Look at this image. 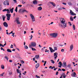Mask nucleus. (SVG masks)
Returning a JSON list of instances; mask_svg holds the SVG:
<instances>
[{"label":"nucleus","instance_id":"1","mask_svg":"<svg viewBox=\"0 0 78 78\" xmlns=\"http://www.w3.org/2000/svg\"><path fill=\"white\" fill-rule=\"evenodd\" d=\"M61 26H62V27H64V28H65V27H67V25L66 23V20L64 19V18H61Z\"/></svg>","mask_w":78,"mask_h":78},{"label":"nucleus","instance_id":"2","mask_svg":"<svg viewBox=\"0 0 78 78\" xmlns=\"http://www.w3.org/2000/svg\"><path fill=\"white\" fill-rule=\"evenodd\" d=\"M19 13H22L23 14V13H24V12H28V11H27L24 9H19Z\"/></svg>","mask_w":78,"mask_h":78},{"label":"nucleus","instance_id":"3","mask_svg":"<svg viewBox=\"0 0 78 78\" xmlns=\"http://www.w3.org/2000/svg\"><path fill=\"white\" fill-rule=\"evenodd\" d=\"M50 36H51L53 37H56L58 36V34L57 33H54L53 34H50Z\"/></svg>","mask_w":78,"mask_h":78},{"label":"nucleus","instance_id":"4","mask_svg":"<svg viewBox=\"0 0 78 78\" xmlns=\"http://www.w3.org/2000/svg\"><path fill=\"white\" fill-rule=\"evenodd\" d=\"M30 16L31 17L32 22H35V18H34V16H33V14H30Z\"/></svg>","mask_w":78,"mask_h":78},{"label":"nucleus","instance_id":"5","mask_svg":"<svg viewBox=\"0 0 78 78\" xmlns=\"http://www.w3.org/2000/svg\"><path fill=\"white\" fill-rule=\"evenodd\" d=\"M16 20L15 22L16 21L17 24H20V21L19 20V17H17L16 18Z\"/></svg>","mask_w":78,"mask_h":78},{"label":"nucleus","instance_id":"6","mask_svg":"<svg viewBox=\"0 0 78 78\" xmlns=\"http://www.w3.org/2000/svg\"><path fill=\"white\" fill-rule=\"evenodd\" d=\"M3 4L4 5H9V1L8 0H6L4 1L3 2Z\"/></svg>","mask_w":78,"mask_h":78},{"label":"nucleus","instance_id":"7","mask_svg":"<svg viewBox=\"0 0 78 78\" xmlns=\"http://www.w3.org/2000/svg\"><path fill=\"white\" fill-rule=\"evenodd\" d=\"M31 45L33 47H34L36 46V43L35 42H32L31 44Z\"/></svg>","mask_w":78,"mask_h":78},{"label":"nucleus","instance_id":"8","mask_svg":"<svg viewBox=\"0 0 78 78\" xmlns=\"http://www.w3.org/2000/svg\"><path fill=\"white\" fill-rule=\"evenodd\" d=\"M58 53L55 52L54 54V56L55 59L58 58Z\"/></svg>","mask_w":78,"mask_h":78},{"label":"nucleus","instance_id":"9","mask_svg":"<svg viewBox=\"0 0 78 78\" xmlns=\"http://www.w3.org/2000/svg\"><path fill=\"white\" fill-rule=\"evenodd\" d=\"M70 12H69L70 14L72 15V16H76V14L74 13V12L72 11L71 10H70Z\"/></svg>","mask_w":78,"mask_h":78},{"label":"nucleus","instance_id":"10","mask_svg":"<svg viewBox=\"0 0 78 78\" xmlns=\"http://www.w3.org/2000/svg\"><path fill=\"white\" fill-rule=\"evenodd\" d=\"M73 44H72L70 46L69 51H72V50H73Z\"/></svg>","mask_w":78,"mask_h":78},{"label":"nucleus","instance_id":"11","mask_svg":"<svg viewBox=\"0 0 78 78\" xmlns=\"http://www.w3.org/2000/svg\"><path fill=\"white\" fill-rule=\"evenodd\" d=\"M76 73H75V72H74L72 73L71 74V76H72V77H76Z\"/></svg>","mask_w":78,"mask_h":78},{"label":"nucleus","instance_id":"12","mask_svg":"<svg viewBox=\"0 0 78 78\" xmlns=\"http://www.w3.org/2000/svg\"><path fill=\"white\" fill-rule=\"evenodd\" d=\"M49 3L50 4L52 5L53 6H54V7H55V6H56V5L55 3L53 2H49Z\"/></svg>","mask_w":78,"mask_h":78},{"label":"nucleus","instance_id":"13","mask_svg":"<svg viewBox=\"0 0 78 78\" xmlns=\"http://www.w3.org/2000/svg\"><path fill=\"white\" fill-rule=\"evenodd\" d=\"M3 25L5 27H8V23H7L6 22H5L3 23Z\"/></svg>","mask_w":78,"mask_h":78},{"label":"nucleus","instance_id":"14","mask_svg":"<svg viewBox=\"0 0 78 78\" xmlns=\"http://www.w3.org/2000/svg\"><path fill=\"white\" fill-rule=\"evenodd\" d=\"M33 3L34 5H37V2L36 0L33 1Z\"/></svg>","mask_w":78,"mask_h":78},{"label":"nucleus","instance_id":"15","mask_svg":"<svg viewBox=\"0 0 78 78\" xmlns=\"http://www.w3.org/2000/svg\"><path fill=\"white\" fill-rule=\"evenodd\" d=\"M37 10H38V11H41V10H42V8L41 7H38L37 9Z\"/></svg>","mask_w":78,"mask_h":78},{"label":"nucleus","instance_id":"16","mask_svg":"<svg viewBox=\"0 0 78 78\" xmlns=\"http://www.w3.org/2000/svg\"><path fill=\"white\" fill-rule=\"evenodd\" d=\"M58 64H60L59 65V66H58V67H60V68H61V66H62V62H59V63H58Z\"/></svg>","mask_w":78,"mask_h":78},{"label":"nucleus","instance_id":"17","mask_svg":"<svg viewBox=\"0 0 78 78\" xmlns=\"http://www.w3.org/2000/svg\"><path fill=\"white\" fill-rule=\"evenodd\" d=\"M16 72L17 73H22V71L20 70H19L18 69H16Z\"/></svg>","mask_w":78,"mask_h":78},{"label":"nucleus","instance_id":"18","mask_svg":"<svg viewBox=\"0 0 78 78\" xmlns=\"http://www.w3.org/2000/svg\"><path fill=\"white\" fill-rule=\"evenodd\" d=\"M35 58L37 59H39V55H37L35 56Z\"/></svg>","mask_w":78,"mask_h":78},{"label":"nucleus","instance_id":"19","mask_svg":"<svg viewBox=\"0 0 78 78\" xmlns=\"http://www.w3.org/2000/svg\"><path fill=\"white\" fill-rule=\"evenodd\" d=\"M13 10H14V8H12V9H10V11L11 12V13H12L13 12Z\"/></svg>","mask_w":78,"mask_h":78},{"label":"nucleus","instance_id":"20","mask_svg":"<svg viewBox=\"0 0 78 78\" xmlns=\"http://www.w3.org/2000/svg\"><path fill=\"white\" fill-rule=\"evenodd\" d=\"M63 67H66V63L65 62H63Z\"/></svg>","mask_w":78,"mask_h":78},{"label":"nucleus","instance_id":"21","mask_svg":"<svg viewBox=\"0 0 78 78\" xmlns=\"http://www.w3.org/2000/svg\"><path fill=\"white\" fill-rule=\"evenodd\" d=\"M1 68L2 69H5V66L3 65H1Z\"/></svg>","mask_w":78,"mask_h":78},{"label":"nucleus","instance_id":"22","mask_svg":"<svg viewBox=\"0 0 78 78\" xmlns=\"http://www.w3.org/2000/svg\"><path fill=\"white\" fill-rule=\"evenodd\" d=\"M4 58H5V59H6L7 61H8V59H9V58H8V56H5L4 57Z\"/></svg>","mask_w":78,"mask_h":78},{"label":"nucleus","instance_id":"23","mask_svg":"<svg viewBox=\"0 0 78 78\" xmlns=\"http://www.w3.org/2000/svg\"><path fill=\"white\" fill-rule=\"evenodd\" d=\"M39 66V63H37L36 65V69H37V68H38Z\"/></svg>","mask_w":78,"mask_h":78},{"label":"nucleus","instance_id":"24","mask_svg":"<svg viewBox=\"0 0 78 78\" xmlns=\"http://www.w3.org/2000/svg\"><path fill=\"white\" fill-rule=\"evenodd\" d=\"M64 75H66V74H65V73H63L62 74V75L61 76V77H60V78H62V76H64Z\"/></svg>","mask_w":78,"mask_h":78},{"label":"nucleus","instance_id":"25","mask_svg":"<svg viewBox=\"0 0 78 78\" xmlns=\"http://www.w3.org/2000/svg\"><path fill=\"white\" fill-rule=\"evenodd\" d=\"M6 16L7 17L10 18L11 17V14H6Z\"/></svg>","mask_w":78,"mask_h":78},{"label":"nucleus","instance_id":"26","mask_svg":"<svg viewBox=\"0 0 78 78\" xmlns=\"http://www.w3.org/2000/svg\"><path fill=\"white\" fill-rule=\"evenodd\" d=\"M5 16L4 15L2 16V19H3V21H5Z\"/></svg>","mask_w":78,"mask_h":78},{"label":"nucleus","instance_id":"27","mask_svg":"<svg viewBox=\"0 0 78 78\" xmlns=\"http://www.w3.org/2000/svg\"><path fill=\"white\" fill-rule=\"evenodd\" d=\"M49 48V49H50L51 53L53 52V49H52V48H51L50 47Z\"/></svg>","mask_w":78,"mask_h":78},{"label":"nucleus","instance_id":"28","mask_svg":"<svg viewBox=\"0 0 78 78\" xmlns=\"http://www.w3.org/2000/svg\"><path fill=\"white\" fill-rule=\"evenodd\" d=\"M7 51L8 52H9L10 53H11V52H12V51L9 49H7Z\"/></svg>","mask_w":78,"mask_h":78},{"label":"nucleus","instance_id":"29","mask_svg":"<svg viewBox=\"0 0 78 78\" xmlns=\"http://www.w3.org/2000/svg\"><path fill=\"white\" fill-rule=\"evenodd\" d=\"M70 20L71 21H73V17H72V16H71L70 18Z\"/></svg>","mask_w":78,"mask_h":78},{"label":"nucleus","instance_id":"30","mask_svg":"<svg viewBox=\"0 0 78 78\" xmlns=\"http://www.w3.org/2000/svg\"><path fill=\"white\" fill-rule=\"evenodd\" d=\"M9 75H11L12 74V72L11 71H9Z\"/></svg>","mask_w":78,"mask_h":78},{"label":"nucleus","instance_id":"31","mask_svg":"<svg viewBox=\"0 0 78 78\" xmlns=\"http://www.w3.org/2000/svg\"><path fill=\"white\" fill-rule=\"evenodd\" d=\"M68 5H69V6L72 5V3L70 2H68Z\"/></svg>","mask_w":78,"mask_h":78},{"label":"nucleus","instance_id":"32","mask_svg":"<svg viewBox=\"0 0 78 78\" xmlns=\"http://www.w3.org/2000/svg\"><path fill=\"white\" fill-rule=\"evenodd\" d=\"M51 63H52V64H55V61H54L53 60H51Z\"/></svg>","mask_w":78,"mask_h":78},{"label":"nucleus","instance_id":"33","mask_svg":"<svg viewBox=\"0 0 78 78\" xmlns=\"http://www.w3.org/2000/svg\"><path fill=\"white\" fill-rule=\"evenodd\" d=\"M24 48H25V49H28V47L27 45H25L24 46Z\"/></svg>","mask_w":78,"mask_h":78},{"label":"nucleus","instance_id":"34","mask_svg":"<svg viewBox=\"0 0 78 78\" xmlns=\"http://www.w3.org/2000/svg\"><path fill=\"white\" fill-rule=\"evenodd\" d=\"M32 50L33 51H36V49L33 48H31Z\"/></svg>","mask_w":78,"mask_h":78},{"label":"nucleus","instance_id":"35","mask_svg":"<svg viewBox=\"0 0 78 78\" xmlns=\"http://www.w3.org/2000/svg\"><path fill=\"white\" fill-rule=\"evenodd\" d=\"M8 9H3L2 10V11H3L4 12H5V11H8Z\"/></svg>","mask_w":78,"mask_h":78},{"label":"nucleus","instance_id":"36","mask_svg":"<svg viewBox=\"0 0 78 78\" xmlns=\"http://www.w3.org/2000/svg\"><path fill=\"white\" fill-rule=\"evenodd\" d=\"M7 13L8 14H10V11L9 10V9H7Z\"/></svg>","mask_w":78,"mask_h":78},{"label":"nucleus","instance_id":"37","mask_svg":"<svg viewBox=\"0 0 78 78\" xmlns=\"http://www.w3.org/2000/svg\"><path fill=\"white\" fill-rule=\"evenodd\" d=\"M54 49L56 51V50H58V48H57V47H55L54 48Z\"/></svg>","mask_w":78,"mask_h":78},{"label":"nucleus","instance_id":"38","mask_svg":"<svg viewBox=\"0 0 78 78\" xmlns=\"http://www.w3.org/2000/svg\"><path fill=\"white\" fill-rule=\"evenodd\" d=\"M73 28L74 30H75V25H73Z\"/></svg>","mask_w":78,"mask_h":78},{"label":"nucleus","instance_id":"39","mask_svg":"<svg viewBox=\"0 0 78 78\" xmlns=\"http://www.w3.org/2000/svg\"><path fill=\"white\" fill-rule=\"evenodd\" d=\"M67 66L68 67L70 68V66H71V64H69L68 65V66Z\"/></svg>","mask_w":78,"mask_h":78},{"label":"nucleus","instance_id":"40","mask_svg":"<svg viewBox=\"0 0 78 78\" xmlns=\"http://www.w3.org/2000/svg\"><path fill=\"white\" fill-rule=\"evenodd\" d=\"M15 11L16 12H17V7H16V9L15 10Z\"/></svg>","mask_w":78,"mask_h":78},{"label":"nucleus","instance_id":"41","mask_svg":"<svg viewBox=\"0 0 78 78\" xmlns=\"http://www.w3.org/2000/svg\"><path fill=\"white\" fill-rule=\"evenodd\" d=\"M37 78H40L41 77L40 76H37V75H36L35 76Z\"/></svg>","mask_w":78,"mask_h":78},{"label":"nucleus","instance_id":"42","mask_svg":"<svg viewBox=\"0 0 78 78\" xmlns=\"http://www.w3.org/2000/svg\"><path fill=\"white\" fill-rule=\"evenodd\" d=\"M22 4H25V3H26L25 2V1H23V0H22Z\"/></svg>","mask_w":78,"mask_h":78},{"label":"nucleus","instance_id":"43","mask_svg":"<svg viewBox=\"0 0 78 78\" xmlns=\"http://www.w3.org/2000/svg\"><path fill=\"white\" fill-rule=\"evenodd\" d=\"M21 64H23L25 63V62H24V61L23 60H21Z\"/></svg>","mask_w":78,"mask_h":78},{"label":"nucleus","instance_id":"44","mask_svg":"<svg viewBox=\"0 0 78 78\" xmlns=\"http://www.w3.org/2000/svg\"><path fill=\"white\" fill-rule=\"evenodd\" d=\"M0 47H4V46L2 44H0Z\"/></svg>","mask_w":78,"mask_h":78},{"label":"nucleus","instance_id":"45","mask_svg":"<svg viewBox=\"0 0 78 78\" xmlns=\"http://www.w3.org/2000/svg\"><path fill=\"white\" fill-rule=\"evenodd\" d=\"M22 5H18V7L19 8H20L22 7Z\"/></svg>","mask_w":78,"mask_h":78},{"label":"nucleus","instance_id":"46","mask_svg":"<svg viewBox=\"0 0 78 78\" xmlns=\"http://www.w3.org/2000/svg\"><path fill=\"white\" fill-rule=\"evenodd\" d=\"M7 20H10V18L7 17Z\"/></svg>","mask_w":78,"mask_h":78},{"label":"nucleus","instance_id":"47","mask_svg":"<svg viewBox=\"0 0 78 78\" xmlns=\"http://www.w3.org/2000/svg\"><path fill=\"white\" fill-rule=\"evenodd\" d=\"M61 51L62 52H64V49H62L61 50Z\"/></svg>","mask_w":78,"mask_h":78},{"label":"nucleus","instance_id":"48","mask_svg":"<svg viewBox=\"0 0 78 78\" xmlns=\"http://www.w3.org/2000/svg\"><path fill=\"white\" fill-rule=\"evenodd\" d=\"M13 1L14 3H17V1L16 0H13Z\"/></svg>","mask_w":78,"mask_h":78},{"label":"nucleus","instance_id":"49","mask_svg":"<svg viewBox=\"0 0 78 78\" xmlns=\"http://www.w3.org/2000/svg\"><path fill=\"white\" fill-rule=\"evenodd\" d=\"M31 38H30V40H31V39H32V38H33V35H31Z\"/></svg>","mask_w":78,"mask_h":78},{"label":"nucleus","instance_id":"50","mask_svg":"<svg viewBox=\"0 0 78 78\" xmlns=\"http://www.w3.org/2000/svg\"><path fill=\"white\" fill-rule=\"evenodd\" d=\"M58 72L57 71L56 72L55 75H58Z\"/></svg>","mask_w":78,"mask_h":78},{"label":"nucleus","instance_id":"51","mask_svg":"<svg viewBox=\"0 0 78 78\" xmlns=\"http://www.w3.org/2000/svg\"><path fill=\"white\" fill-rule=\"evenodd\" d=\"M59 27H62V26H61V24H59Z\"/></svg>","mask_w":78,"mask_h":78},{"label":"nucleus","instance_id":"52","mask_svg":"<svg viewBox=\"0 0 78 78\" xmlns=\"http://www.w3.org/2000/svg\"><path fill=\"white\" fill-rule=\"evenodd\" d=\"M9 62H12V60H9Z\"/></svg>","mask_w":78,"mask_h":78},{"label":"nucleus","instance_id":"53","mask_svg":"<svg viewBox=\"0 0 78 78\" xmlns=\"http://www.w3.org/2000/svg\"><path fill=\"white\" fill-rule=\"evenodd\" d=\"M62 4H63V5H66V3H65L64 2L62 3Z\"/></svg>","mask_w":78,"mask_h":78},{"label":"nucleus","instance_id":"54","mask_svg":"<svg viewBox=\"0 0 78 78\" xmlns=\"http://www.w3.org/2000/svg\"><path fill=\"white\" fill-rule=\"evenodd\" d=\"M41 50H42V51H45V50H44V48H42Z\"/></svg>","mask_w":78,"mask_h":78},{"label":"nucleus","instance_id":"55","mask_svg":"<svg viewBox=\"0 0 78 78\" xmlns=\"http://www.w3.org/2000/svg\"><path fill=\"white\" fill-rule=\"evenodd\" d=\"M62 70L63 72H65V71H66V70L64 69H62Z\"/></svg>","mask_w":78,"mask_h":78},{"label":"nucleus","instance_id":"56","mask_svg":"<svg viewBox=\"0 0 78 78\" xmlns=\"http://www.w3.org/2000/svg\"><path fill=\"white\" fill-rule=\"evenodd\" d=\"M35 58H33V61H35Z\"/></svg>","mask_w":78,"mask_h":78},{"label":"nucleus","instance_id":"57","mask_svg":"<svg viewBox=\"0 0 78 78\" xmlns=\"http://www.w3.org/2000/svg\"><path fill=\"white\" fill-rule=\"evenodd\" d=\"M54 68H55V66H53V67H52L51 69H54Z\"/></svg>","mask_w":78,"mask_h":78},{"label":"nucleus","instance_id":"58","mask_svg":"<svg viewBox=\"0 0 78 78\" xmlns=\"http://www.w3.org/2000/svg\"><path fill=\"white\" fill-rule=\"evenodd\" d=\"M46 43H47V42L46 41H44V45H45V44H46Z\"/></svg>","mask_w":78,"mask_h":78},{"label":"nucleus","instance_id":"59","mask_svg":"<svg viewBox=\"0 0 78 78\" xmlns=\"http://www.w3.org/2000/svg\"><path fill=\"white\" fill-rule=\"evenodd\" d=\"M2 30V27L0 26V31H1Z\"/></svg>","mask_w":78,"mask_h":78},{"label":"nucleus","instance_id":"60","mask_svg":"<svg viewBox=\"0 0 78 78\" xmlns=\"http://www.w3.org/2000/svg\"><path fill=\"white\" fill-rule=\"evenodd\" d=\"M61 9H62V8H58V10H61Z\"/></svg>","mask_w":78,"mask_h":78},{"label":"nucleus","instance_id":"61","mask_svg":"<svg viewBox=\"0 0 78 78\" xmlns=\"http://www.w3.org/2000/svg\"><path fill=\"white\" fill-rule=\"evenodd\" d=\"M3 76V75H2V74H0V76Z\"/></svg>","mask_w":78,"mask_h":78},{"label":"nucleus","instance_id":"62","mask_svg":"<svg viewBox=\"0 0 78 78\" xmlns=\"http://www.w3.org/2000/svg\"><path fill=\"white\" fill-rule=\"evenodd\" d=\"M62 34L63 36H65V34Z\"/></svg>","mask_w":78,"mask_h":78},{"label":"nucleus","instance_id":"63","mask_svg":"<svg viewBox=\"0 0 78 78\" xmlns=\"http://www.w3.org/2000/svg\"><path fill=\"white\" fill-rule=\"evenodd\" d=\"M2 5L0 4V8H2Z\"/></svg>","mask_w":78,"mask_h":78},{"label":"nucleus","instance_id":"64","mask_svg":"<svg viewBox=\"0 0 78 78\" xmlns=\"http://www.w3.org/2000/svg\"><path fill=\"white\" fill-rule=\"evenodd\" d=\"M66 76L64 75L63 76V77L64 78H66Z\"/></svg>","mask_w":78,"mask_h":78}]
</instances>
